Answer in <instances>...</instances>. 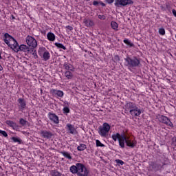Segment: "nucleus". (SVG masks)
Masks as SVG:
<instances>
[{
  "label": "nucleus",
  "instance_id": "1",
  "mask_svg": "<svg viewBox=\"0 0 176 176\" xmlns=\"http://www.w3.org/2000/svg\"><path fill=\"white\" fill-rule=\"evenodd\" d=\"M124 65L125 67H128L129 69L130 68H140L141 65V60L136 56H133V58L127 56L124 58Z\"/></svg>",
  "mask_w": 176,
  "mask_h": 176
},
{
  "label": "nucleus",
  "instance_id": "2",
  "mask_svg": "<svg viewBox=\"0 0 176 176\" xmlns=\"http://www.w3.org/2000/svg\"><path fill=\"white\" fill-rule=\"evenodd\" d=\"M3 41L5 43H6V45H8L9 47H10V49H12V50L13 47L17 46V41H16V39H14V38H13V36H12L8 33L4 34Z\"/></svg>",
  "mask_w": 176,
  "mask_h": 176
},
{
  "label": "nucleus",
  "instance_id": "3",
  "mask_svg": "<svg viewBox=\"0 0 176 176\" xmlns=\"http://www.w3.org/2000/svg\"><path fill=\"white\" fill-rule=\"evenodd\" d=\"M98 133L102 137H107L108 133H109V130H111V126L109 124L104 122L103 123L102 126H99Z\"/></svg>",
  "mask_w": 176,
  "mask_h": 176
},
{
  "label": "nucleus",
  "instance_id": "4",
  "mask_svg": "<svg viewBox=\"0 0 176 176\" xmlns=\"http://www.w3.org/2000/svg\"><path fill=\"white\" fill-rule=\"evenodd\" d=\"M14 52H16V53L19 52H24V53H27L28 54L31 52V49L28 47V46L23 44L19 46V43H17L16 45H15L13 47Z\"/></svg>",
  "mask_w": 176,
  "mask_h": 176
},
{
  "label": "nucleus",
  "instance_id": "5",
  "mask_svg": "<svg viewBox=\"0 0 176 176\" xmlns=\"http://www.w3.org/2000/svg\"><path fill=\"white\" fill-rule=\"evenodd\" d=\"M134 1L132 0H115V6L116 8H124L127 5H133Z\"/></svg>",
  "mask_w": 176,
  "mask_h": 176
},
{
  "label": "nucleus",
  "instance_id": "6",
  "mask_svg": "<svg viewBox=\"0 0 176 176\" xmlns=\"http://www.w3.org/2000/svg\"><path fill=\"white\" fill-rule=\"evenodd\" d=\"M78 172L77 173L78 176H89V170L83 164L78 163Z\"/></svg>",
  "mask_w": 176,
  "mask_h": 176
},
{
  "label": "nucleus",
  "instance_id": "7",
  "mask_svg": "<svg viewBox=\"0 0 176 176\" xmlns=\"http://www.w3.org/2000/svg\"><path fill=\"white\" fill-rule=\"evenodd\" d=\"M26 43L30 47H33V49H35V47H36V46H38V43L36 42L35 38H34V37H32L31 36H27Z\"/></svg>",
  "mask_w": 176,
  "mask_h": 176
},
{
  "label": "nucleus",
  "instance_id": "8",
  "mask_svg": "<svg viewBox=\"0 0 176 176\" xmlns=\"http://www.w3.org/2000/svg\"><path fill=\"white\" fill-rule=\"evenodd\" d=\"M159 120L161 123H164V124H166V126H169L170 127H174V124L168 118L164 116H160L159 117Z\"/></svg>",
  "mask_w": 176,
  "mask_h": 176
},
{
  "label": "nucleus",
  "instance_id": "9",
  "mask_svg": "<svg viewBox=\"0 0 176 176\" xmlns=\"http://www.w3.org/2000/svg\"><path fill=\"white\" fill-rule=\"evenodd\" d=\"M40 134L43 138H45L46 140H50L53 136V133L50 131L43 130L41 131Z\"/></svg>",
  "mask_w": 176,
  "mask_h": 176
},
{
  "label": "nucleus",
  "instance_id": "10",
  "mask_svg": "<svg viewBox=\"0 0 176 176\" xmlns=\"http://www.w3.org/2000/svg\"><path fill=\"white\" fill-rule=\"evenodd\" d=\"M18 107L19 109H21V111H24L25 108L27 107V102L24 98H19L18 99Z\"/></svg>",
  "mask_w": 176,
  "mask_h": 176
},
{
  "label": "nucleus",
  "instance_id": "11",
  "mask_svg": "<svg viewBox=\"0 0 176 176\" xmlns=\"http://www.w3.org/2000/svg\"><path fill=\"white\" fill-rule=\"evenodd\" d=\"M48 118L51 120V122H53L55 123V124H58L60 123V120H58V116L56 115V113H48Z\"/></svg>",
  "mask_w": 176,
  "mask_h": 176
},
{
  "label": "nucleus",
  "instance_id": "12",
  "mask_svg": "<svg viewBox=\"0 0 176 176\" xmlns=\"http://www.w3.org/2000/svg\"><path fill=\"white\" fill-rule=\"evenodd\" d=\"M129 138L124 135V133L120 135V138H119V145L121 146V148H124V142L126 143V141H128Z\"/></svg>",
  "mask_w": 176,
  "mask_h": 176
},
{
  "label": "nucleus",
  "instance_id": "13",
  "mask_svg": "<svg viewBox=\"0 0 176 176\" xmlns=\"http://www.w3.org/2000/svg\"><path fill=\"white\" fill-rule=\"evenodd\" d=\"M136 107H137V104L135 103L129 102L125 104V110L129 111V113H131V111H133V109H135Z\"/></svg>",
  "mask_w": 176,
  "mask_h": 176
},
{
  "label": "nucleus",
  "instance_id": "14",
  "mask_svg": "<svg viewBox=\"0 0 176 176\" xmlns=\"http://www.w3.org/2000/svg\"><path fill=\"white\" fill-rule=\"evenodd\" d=\"M141 113H142L141 109L138 108V107L137 106L136 107H135V109H133V110H131V113H130V114L132 116H140Z\"/></svg>",
  "mask_w": 176,
  "mask_h": 176
},
{
  "label": "nucleus",
  "instance_id": "15",
  "mask_svg": "<svg viewBox=\"0 0 176 176\" xmlns=\"http://www.w3.org/2000/svg\"><path fill=\"white\" fill-rule=\"evenodd\" d=\"M66 126L67 131L68 133H69V134H76V129H75V126H74V125L71 124H67Z\"/></svg>",
  "mask_w": 176,
  "mask_h": 176
},
{
  "label": "nucleus",
  "instance_id": "16",
  "mask_svg": "<svg viewBox=\"0 0 176 176\" xmlns=\"http://www.w3.org/2000/svg\"><path fill=\"white\" fill-rule=\"evenodd\" d=\"M63 67L66 71H71L72 72H75V67H73L72 65L65 62L63 64Z\"/></svg>",
  "mask_w": 176,
  "mask_h": 176
},
{
  "label": "nucleus",
  "instance_id": "17",
  "mask_svg": "<svg viewBox=\"0 0 176 176\" xmlns=\"http://www.w3.org/2000/svg\"><path fill=\"white\" fill-rule=\"evenodd\" d=\"M51 93L54 96H58V97H63L64 96V92L61 90L52 89Z\"/></svg>",
  "mask_w": 176,
  "mask_h": 176
},
{
  "label": "nucleus",
  "instance_id": "18",
  "mask_svg": "<svg viewBox=\"0 0 176 176\" xmlns=\"http://www.w3.org/2000/svg\"><path fill=\"white\" fill-rule=\"evenodd\" d=\"M70 171L72 173V174H77L79 171V166L78 165V163L75 165H72L70 167Z\"/></svg>",
  "mask_w": 176,
  "mask_h": 176
},
{
  "label": "nucleus",
  "instance_id": "19",
  "mask_svg": "<svg viewBox=\"0 0 176 176\" xmlns=\"http://www.w3.org/2000/svg\"><path fill=\"white\" fill-rule=\"evenodd\" d=\"M47 38L48 41H50L51 42H54V41H56V35H54V34L52 32H48L47 34Z\"/></svg>",
  "mask_w": 176,
  "mask_h": 176
},
{
  "label": "nucleus",
  "instance_id": "20",
  "mask_svg": "<svg viewBox=\"0 0 176 176\" xmlns=\"http://www.w3.org/2000/svg\"><path fill=\"white\" fill-rule=\"evenodd\" d=\"M6 123L8 124V126L12 127L14 130L16 129V127H17V124L12 120H6Z\"/></svg>",
  "mask_w": 176,
  "mask_h": 176
},
{
  "label": "nucleus",
  "instance_id": "21",
  "mask_svg": "<svg viewBox=\"0 0 176 176\" xmlns=\"http://www.w3.org/2000/svg\"><path fill=\"white\" fill-rule=\"evenodd\" d=\"M84 23L86 27H93L94 25V22L91 19H85Z\"/></svg>",
  "mask_w": 176,
  "mask_h": 176
},
{
  "label": "nucleus",
  "instance_id": "22",
  "mask_svg": "<svg viewBox=\"0 0 176 176\" xmlns=\"http://www.w3.org/2000/svg\"><path fill=\"white\" fill-rule=\"evenodd\" d=\"M125 144L127 145V146H129L130 148H134L137 143L131 142V140L128 139V141H126Z\"/></svg>",
  "mask_w": 176,
  "mask_h": 176
},
{
  "label": "nucleus",
  "instance_id": "23",
  "mask_svg": "<svg viewBox=\"0 0 176 176\" xmlns=\"http://www.w3.org/2000/svg\"><path fill=\"white\" fill-rule=\"evenodd\" d=\"M65 76L67 78V79H72L74 74H72V72H71V71H66L65 72Z\"/></svg>",
  "mask_w": 176,
  "mask_h": 176
},
{
  "label": "nucleus",
  "instance_id": "24",
  "mask_svg": "<svg viewBox=\"0 0 176 176\" xmlns=\"http://www.w3.org/2000/svg\"><path fill=\"white\" fill-rule=\"evenodd\" d=\"M120 137V133H114L111 135V138L112 140H113V141L116 142V141H119V138Z\"/></svg>",
  "mask_w": 176,
  "mask_h": 176
},
{
  "label": "nucleus",
  "instance_id": "25",
  "mask_svg": "<svg viewBox=\"0 0 176 176\" xmlns=\"http://www.w3.org/2000/svg\"><path fill=\"white\" fill-rule=\"evenodd\" d=\"M43 57L45 61H47V60H49V58H50V54L49 53V52L46 51L43 53Z\"/></svg>",
  "mask_w": 176,
  "mask_h": 176
},
{
  "label": "nucleus",
  "instance_id": "26",
  "mask_svg": "<svg viewBox=\"0 0 176 176\" xmlns=\"http://www.w3.org/2000/svg\"><path fill=\"white\" fill-rule=\"evenodd\" d=\"M55 46H56L58 49H63V50H67V47H65V46H64V45H63L62 43H55Z\"/></svg>",
  "mask_w": 176,
  "mask_h": 176
},
{
  "label": "nucleus",
  "instance_id": "27",
  "mask_svg": "<svg viewBox=\"0 0 176 176\" xmlns=\"http://www.w3.org/2000/svg\"><path fill=\"white\" fill-rule=\"evenodd\" d=\"M61 153L67 159H69V160H71V159H72V157L71 156V155H69V153H68V152H67V151H62Z\"/></svg>",
  "mask_w": 176,
  "mask_h": 176
},
{
  "label": "nucleus",
  "instance_id": "28",
  "mask_svg": "<svg viewBox=\"0 0 176 176\" xmlns=\"http://www.w3.org/2000/svg\"><path fill=\"white\" fill-rule=\"evenodd\" d=\"M111 26L113 30L118 31V23H116V21H111Z\"/></svg>",
  "mask_w": 176,
  "mask_h": 176
},
{
  "label": "nucleus",
  "instance_id": "29",
  "mask_svg": "<svg viewBox=\"0 0 176 176\" xmlns=\"http://www.w3.org/2000/svg\"><path fill=\"white\" fill-rule=\"evenodd\" d=\"M87 146H86V144H80L78 147H77V149L78 151H85V149H86Z\"/></svg>",
  "mask_w": 176,
  "mask_h": 176
},
{
  "label": "nucleus",
  "instance_id": "30",
  "mask_svg": "<svg viewBox=\"0 0 176 176\" xmlns=\"http://www.w3.org/2000/svg\"><path fill=\"white\" fill-rule=\"evenodd\" d=\"M52 176H61V173L56 170H52L51 171Z\"/></svg>",
  "mask_w": 176,
  "mask_h": 176
},
{
  "label": "nucleus",
  "instance_id": "31",
  "mask_svg": "<svg viewBox=\"0 0 176 176\" xmlns=\"http://www.w3.org/2000/svg\"><path fill=\"white\" fill-rule=\"evenodd\" d=\"M124 43H125L128 46H130V47H133V46H134V44L131 43V41H129V39L127 38L124 40Z\"/></svg>",
  "mask_w": 176,
  "mask_h": 176
},
{
  "label": "nucleus",
  "instance_id": "32",
  "mask_svg": "<svg viewBox=\"0 0 176 176\" xmlns=\"http://www.w3.org/2000/svg\"><path fill=\"white\" fill-rule=\"evenodd\" d=\"M30 50L31 51L29 53L32 54V56H34V58H37L38 54H36V50H34V48H30Z\"/></svg>",
  "mask_w": 176,
  "mask_h": 176
},
{
  "label": "nucleus",
  "instance_id": "33",
  "mask_svg": "<svg viewBox=\"0 0 176 176\" xmlns=\"http://www.w3.org/2000/svg\"><path fill=\"white\" fill-rule=\"evenodd\" d=\"M27 123H28V122L27 120H24V118H20L19 124L21 126H25V124H27Z\"/></svg>",
  "mask_w": 176,
  "mask_h": 176
},
{
  "label": "nucleus",
  "instance_id": "34",
  "mask_svg": "<svg viewBox=\"0 0 176 176\" xmlns=\"http://www.w3.org/2000/svg\"><path fill=\"white\" fill-rule=\"evenodd\" d=\"M11 140H13V142H18V144H21V140L19 138L12 137L11 138Z\"/></svg>",
  "mask_w": 176,
  "mask_h": 176
},
{
  "label": "nucleus",
  "instance_id": "35",
  "mask_svg": "<svg viewBox=\"0 0 176 176\" xmlns=\"http://www.w3.org/2000/svg\"><path fill=\"white\" fill-rule=\"evenodd\" d=\"M159 34L160 35H165L166 34V30H164V28H160L159 29Z\"/></svg>",
  "mask_w": 176,
  "mask_h": 176
},
{
  "label": "nucleus",
  "instance_id": "36",
  "mask_svg": "<svg viewBox=\"0 0 176 176\" xmlns=\"http://www.w3.org/2000/svg\"><path fill=\"white\" fill-rule=\"evenodd\" d=\"M115 162L117 163V164H120V166H123V164H124V162L119 159L116 160Z\"/></svg>",
  "mask_w": 176,
  "mask_h": 176
},
{
  "label": "nucleus",
  "instance_id": "37",
  "mask_svg": "<svg viewBox=\"0 0 176 176\" xmlns=\"http://www.w3.org/2000/svg\"><path fill=\"white\" fill-rule=\"evenodd\" d=\"M96 146H101V147H104L105 146V145H104V144L101 143V142L98 140H96Z\"/></svg>",
  "mask_w": 176,
  "mask_h": 176
},
{
  "label": "nucleus",
  "instance_id": "38",
  "mask_svg": "<svg viewBox=\"0 0 176 176\" xmlns=\"http://www.w3.org/2000/svg\"><path fill=\"white\" fill-rule=\"evenodd\" d=\"M0 134H1L3 137H8V133L5 131L0 130Z\"/></svg>",
  "mask_w": 176,
  "mask_h": 176
},
{
  "label": "nucleus",
  "instance_id": "39",
  "mask_svg": "<svg viewBox=\"0 0 176 176\" xmlns=\"http://www.w3.org/2000/svg\"><path fill=\"white\" fill-rule=\"evenodd\" d=\"M70 112V110H69V108L65 107L63 108V113H69Z\"/></svg>",
  "mask_w": 176,
  "mask_h": 176
},
{
  "label": "nucleus",
  "instance_id": "40",
  "mask_svg": "<svg viewBox=\"0 0 176 176\" xmlns=\"http://www.w3.org/2000/svg\"><path fill=\"white\" fill-rule=\"evenodd\" d=\"M93 5H94V6H98V5H100V1H98L96 0L94 1Z\"/></svg>",
  "mask_w": 176,
  "mask_h": 176
},
{
  "label": "nucleus",
  "instance_id": "41",
  "mask_svg": "<svg viewBox=\"0 0 176 176\" xmlns=\"http://www.w3.org/2000/svg\"><path fill=\"white\" fill-rule=\"evenodd\" d=\"M98 19H100V20H105L106 17H105V15L99 14Z\"/></svg>",
  "mask_w": 176,
  "mask_h": 176
},
{
  "label": "nucleus",
  "instance_id": "42",
  "mask_svg": "<svg viewBox=\"0 0 176 176\" xmlns=\"http://www.w3.org/2000/svg\"><path fill=\"white\" fill-rule=\"evenodd\" d=\"M114 59L116 61H120V58L119 57V55H116L115 57H114Z\"/></svg>",
  "mask_w": 176,
  "mask_h": 176
},
{
  "label": "nucleus",
  "instance_id": "43",
  "mask_svg": "<svg viewBox=\"0 0 176 176\" xmlns=\"http://www.w3.org/2000/svg\"><path fill=\"white\" fill-rule=\"evenodd\" d=\"M152 166L153 168H155V170H157V164L156 163H152Z\"/></svg>",
  "mask_w": 176,
  "mask_h": 176
},
{
  "label": "nucleus",
  "instance_id": "44",
  "mask_svg": "<svg viewBox=\"0 0 176 176\" xmlns=\"http://www.w3.org/2000/svg\"><path fill=\"white\" fill-rule=\"evenodd\" d=\"M105 1L109 4L113 3V2H115V0H105Z\"/></svg>",
  "mask_w": 176,
  "mask_h": 176
},
{
  "label": "nucleus",
  "instance_id": "45",
  "mask_svg": "<svg viewBox=\"0 0 176 176\" xmlns=\"http://www.w3.org/2000/svg\"><path fill=\"white\" fill-rule=\"evenodd\" d=\"M66 28H67V30H69V31H72V30H74V28H72V26L71 25L66 26Z\"/></svg>",
  "mask_w": 176,
  "mask_h": 176
},
{
  "label": "nucleus",
  "instance_id": "46",
  "mask_svg": "<svg viewBox=\"0 0 176 176\" xmlns=\"http://www.w3.org/2000/svg\"><path fill=\"white\" fill-rule=\"evenodd\" d=\"M172 141L173 144H174V145H176V137L173 138Z\"/></svg>",
  "mask_w": 176,
  "mask_h": 176
},
{
  "label": "nucleus",
  "instance_id": "47",
  "mask_svg": "<svg viewBox=\"0 0 176 176\" xmlns=\"http://www.w3.org/2000/svg\"><path fill=\"white\" fill-rule=\"evenodd\" d=\"M172 13H173V14L175 16V17H176V10L173 9V10H172Z\"/></svg>",
  "mask_w": 176,
  "mask_h": 176
},
{
  "label": "nucleus",
  "instance_id": "48",
  "mask_svg": "<svg viewBox=\"0 0 176 176\" xmlns=\"http://www.w3.org/2000/svg\"><path fill=\"white\" fill-rule=\"evenodd\" d=\"M100 5H102L103 7H105L106 5L104 3H103L102 1H100Z\"/></svg>",
  "mask_w": 176,
  "mask_h": 176
},
{
  "label": "nucleus",
  "instance_id": "49",
  "mask_svg": "<svg viewBox=\"0 0 176 176\" xmlns=\"http://www.w3.org/2000/svg\"><path fill=\"white\" fill-rule=\"evenodd\" d=\"M3 69V67L0 65V71H2Z\"/></svg>",
  "mask_w": 176,
  "mask_h": 176
},
{
  "label": "nucleus",
  "instance_id": "50",
  "mask_svg": "<svg viewBox=\"0 0 176 176\" xmlns=\"http://www.w3.org/2000/svg\"><path fill=\"white\" fill-rule=\"evenodd\" d=\"M90 1V0H87V1Z\"/></svg>",
  "mask_w": 176,
  "mask_h": 176
}]
</instances>
